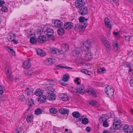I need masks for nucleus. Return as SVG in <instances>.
Masks as SVG:
<instances>
[{"instance_id": "45", "label": "nucleus", "mask_w": 133, "mask_h": 133, "mask_svg": "<svg viewBox=\"0 0 133 133\" xmlns=\"http://www.w3.org/2000/svg\"><path fill=\"white\" fill-rule=\"evenodd\" d=\"M82 63H81V64ZM85 65V68H90L92 66V65L91 64H89L88 63H83V64L82 63V65L83 66Z\"/></svg>"}, {"instance_id": "12", "label": "nucleus", "mask_w": 133, "mask_h": 133, "mask_svg": "<svg viewBox=\"0 0 133 133\" xmlns=\"http://www.w3.org/2000/svg\"><path fill=\"white\" fill-rule=\"evenodd\" d=\"M121 126V125L120 122L119 121L115 122L113 124V127L115 130L119 129Z\"/></svg>"}, {"instance_id": "63", "label": "nucleus", "mask_w": 133, "mask_h": 133, "mask_svg": "<svg viewBox=\"0 0 133 133\" xmlns=\"http://www.w3.org/2000/svg\"><path fill=\"white\" fill-rule=\"evenodd\" d=\"M11 41L13 42L15 44H17L18 43V41L16 40H15V39H14L13 40Z\"/></svg>"}, {"instance_id": "27", "label": "nucleus", "mask_w": 133, "mask_h": 133, "mask_svg": "<svg viewBox=\"0 0 133 133\" xmlns=\"http://www.w3.org/2000/svg\"><path fill=\"white\" fill-rule=\"evenodd\" d=\"M58 111L59 113L63 115H65L66 114V109L63 107L59 109Z\"/></svg>"}, {"instance_id": "1", "label": "nucleus", "mask_w": 133, "mask_h": 133, "mask_svg": "<svg viewBox=\"0 0 133 133\" xmlns=\"http://www.w3.org/2000/svg\"><path fill=\"white\" fill-rule=\"evenodd\" d=\"M44 33L48 37L50 40V39L54 41L55 39V37L53 36L54 31L52 29L50 28H47L44 31Z\"/></svg>"}, {"instance_id": "28", "label": "nucleus", "mask_w": 133, "mask_h": 133, "mask_svg": "<svg viewBox=\"0 0 133 133\" xmlns=\"http://www.w3.org/2000/svg\"><path fill=\"white\" fill-rule=\"evenodd\" d=\"M83 48L85 50V48L88 49L90 45V43L88 42H86L83 43Z\"/></svg>"}, {"instance_id": "61", "label": "nucleus", "mask_w": 133, "mask_h": 133, "mask_svg": "<svg viewBox=\"0 0 133 133\" xmlns=\"http://www.w3.org/2000/svg\"><path fill=\"white\" fill-rule=\"evenodd\" d=\"M3 88L0 85V94L2 95L3 93Z\"/></svg>"}, {"instance_id": "64", "label": "nucleus", "mask_w": 133, "mask_h": 133, "mask_svg": "<svg viewBox=\"0 0 133 133\" xmlns=\"http://www.w3.org/2000/svg\"><path fill=\"white\" fill-rule=\"evenodd\" d=\"M103 133H110L109 131L108 130H104L103 131Z\"/></svg>"}, {"instance_id": "11", "label": "nucleus", "mask_w": 133, "mask_h": 133, "mask_svg": "<svg viewBox=\"0 0 133 133\" xmlns=\"http://www.w3.org/2000/svg\"><path fill=\"white\" fill-rule=\"evenodd\" d=\"M36 51L37 55L40 56H43L46 55L45 52L41 49H36Z\"/></svg>"}, {"instance_id": "33", "label": "nucleus", "mask_w": 133, "mask_h": 133, "mask_svg": "<svg viewBox=\"0 0 133 133\" xmlns=\"http://www.w3.org/2000/svg\"><path fill=\"white\" fill-rule=\"evenodd\" d=\"M72 115L74 117L78 118L80 117V114L78 112L75 111L72 113Z\"/></svg>"}, {"instance_id": "56", "label": "nucleus", "mask_w": 133, "mask_h": 133, "mask_svg": "<svg viewBox=\"0 0 133 133\" xmlns=\"http://www.w3.org/2000/svg\"><path fill=\"white\" fill-rule=\"evenodd\" d=\"M107 1L110 3L113 2L114 3H117L118 2V0H107Z\"/></svg>"}, {"instance_id": "57", "label": "nucleus", "mask_w": 133, "mask_h": 133, "mask_svg": "<svg viewBox=\"0 0 133 133\" xmlns=\"http://www.w3.org/2000/svg\"><path fill=\"white\" fill-rule=\"evenodd\" d=\"M22 128L21 127H18L16 129V131L17 133H19L22 130Z\"/></svg>"}, {"instance_id": "15", "label": "nucleus", "mask_w": 133, "mask_h": 133, "mask_svg": "<svg viewBox=\"0 0 133 133\" xmlns=\"http://www.w3.org/2000/svg\"><path fill=\"white\" fill-rule=\"evenodd\" d=\"M38 101L39 103H43L45 101L46 97L44 95H42L39 96L38 98Z\"/></svg>"}, {"instance_id": "20", "label": "nucleus", "mask_w": 133, "mask_h": 133, "mask_svg": "<svg viewBox=\"0 0 133 133\" xmlns=\"http://www.w3.org/2000/svg\"><path fill=\"white\" fill-rule=\"evenodd\" d=\"M104 22L105 25L107 27L110 28L112 24L110 22V20L108 18H105L104 20Z\"/></svg>"}, {"instance_id": "62", "label": "nucleus", "mask_w": 133, "mask_h": 133, "mask_svg": "<svg viewBox=\"0 0 133 133\" xmlns=\"http://www.w3.org/2000/svg\"><path fill=\"white\" fill-rule=\"evenodd\" d=\"M130 83V85L132 87H133V79H131V80Z\"/></svg>"}, {"instance_id": "30", "label": "nucleus", "mask_w": 133, "mask_h": 133, "mask_svg": "<svg viewBox=\"0 0 133 133\" xmlns=\"http://www.w3.org/2000/svg\"><path fill=\"white\" fill-rule=\"evenodd\" d=\"M58 49L55 48H52L50 49V52L53 54H58Z\"/></svg>"}, {"instance_id": "58", "label": "nucleus", "mask_w": 133, "mask_h": 133, "mask_svg": "<svg viewBox=\"0 0 133 133\" xmlns=\"http://www.w3.org/2000/svg\"><path fill=\"white\" fill-rule=\"evenodd\" d=\"M4 1L3 0H0V6H2L5 4Z\"/></svg>"}, {"instance_id": "6", "label": "nucleus", "mask_w": 133, "mask_h": 133, "mask_svg": "<svg viewBox=\"0 0 133 133\" xmlns=\"http://www.w3.org/2000/svg\"><path fill=\"white\" fill-rule=\"evenodd\" d=\"M132 127L131 125H126L123 127V130L125 132L130 133L133 130Z\"/></svg>"}, {"instance_id": "29", "label": "nucleus", "mask_w": 133, "mask_h": 133, "mask_svg": "<svg viewBox=\"0 0 133 133\" xmlns=\"http://www.w3.org/2000/svg\"><path fill=\"white\" fill-rule=\"evenodd\" d=\"M87 92L90 95H92L94 97L96 96V94L95 91L93 90H87Z\"/></svg>"}, {"instance_id": "32", "label": "nucleus", "mask_w": 133, "mask_h": 133, "mask_svg": "<svg viewBox=\"0 0 133 133\" xmlns=\"http://www.w3.org/2000/svg\"><path fill=\"white\" fill-rule=\"evenodd\" d=\"M33 117L32 115H29L28 116L26 120L28 123L31 122H32Z\"/></svg>"}, {"instance_id": "24", "label": "nucleus", "mask_w": 133, "mask_h": 133, "mask_svg": "<svg viewBox=\"0 0 133 133\" xmlns=\"http://www.w3.org/2000/svg\"><path fill=\"white\" fill-rule=\"evenodd\" d=\"M108 119V117L107 115H103L99 119V121L101 122L105 121Z\"/></svg>"}, {"instance_id": "48", "label": "nucleus", "mask_w": 133, "mask_h": 133, "mask_svg": "<svg viewBox=\"0 0 133 133\" xmlns=\"http://www.w3.org/2000/svg\"><path fill=\"white\" fill-rule=\"evenodd\" d=\"M51 113L52 114H56L57 112V110L54 108H51L50 109Z\"/></svg>"}, {"instance_id": "41", "label": "nucleus", "mask_w": 133, "mask_h": 133, "mask_svg": "<svg viewBox=\"0 0 133 133\" xmlns=\"http://www.w3.org/2000/svg\"><path fill=\"white\" fill-rule=\"evenodd\" d=\"M16 36L14 34H11L9 35V41H11L13 40L14 39H15L16 38Z\"/></svg>"}, {"instance_id": "34", "label": "nucleus", "mask_w": 133, "mask_h": 133, "mask_svg": "<svg viewBox=\"0 0 133 133\" xmlns=\"http://www.w3.org/2000/svg\"><path fill=\"white\" fill-rule=\"evenodd\" d=\"M57 32L59 35H62L64 33V30L63 28H60L58 30Z\"/></svg>"}, {"instance_id": "31", "label": "nucleus", "mask_w": 133, "mask_h": 133, "mask_svg": "<svg viewBox=\"0 0 133 133\" xmlns=\"http://www.w3.org/2000/svg\"><path fill=\"white\" fill-rule=\"evenodd\" d=\"M26 93L27 95L28 96H29L33 92V90L31 88H27L25 90Z\"/></svg>"}, {"instance_id": "10", "label": "nucleus", "mask_w": 133, "mask_h": 133, "mask_svg": "<svg viewBox=\"0 0 133 133\" xmlns=\"http://www.w3.org/2000/svg\"><path fill=\"white\" fill-rule=\"evenodd\" d=\"M63 23L58 20L55 21L53 23L54 26L55 28H58L62 26Z\"/></svg>"}, {"instance_id": "50", "label": "nucleus", "mask_w": 133, "mask_h": 133, "mask_svg": "<svg viewBox=\"0 0 133 133\" xmlns=\"http://www.w3.org/2000/svg\"><path fill=\"white\" fill-rule=\"evenodd\" d=\"M89 103L90 105L94 106L96 104L97 102L95 100H92Z\"/></svg>"}, {"instance_id": "49", "label": "nucleus", "mask_w": 133, "mask_h": 133, "mask_svg": "<svg viewBox=\"0 0 133 133\" xmlns=\"http://www.w3.org/2000/svg\"><path fill=\"white\" fill-rule=\"evenodd\" d=\"M79 21L80 22H81L83 24H84V23H83V22H84V21L85 20H86V21H87V19H85L83 17H80L79 19Z\"/></svg>"}, {"instance_id": "2", "label": "nucleus", "mask_w": 133, "mask_h": 133, "mask_svg": "<svg viewBox=\"0 0 133 133\" xmlns=\"http://www.w3.org/2000/svg\"><path fill=\"white\" fill-rule=\"evenodd\" d=\"M105 92L107 95L110 98L113 97L114 95V90L111 86L107 87L105 89Z\"/></svg>"}, {"instance_id": "35", "label": "nucleus", "mask_w": 133, "mask_h": 133, "mask_svg": "<svg viewBox=\"0 0 133 133\" xmlns=\"http://www.w3.org/2000/svg\"><path fill=\"white\" fill-rule=\"evenodd\" d=\"M48 83L50 85H54L56 84V82L54 80L51 79H49L47 81Z\"/></svg>"}, {"instance_id": "16", "label": "nucleus", "mask_w": 133, "mask_h": 133, "mask_svg": "<svg viewBox=\"0 0 133 133\" xmlns=\"http://www.w3.org/2000/svg\"><path fill=\"white\" fill-rule=\"evenodd\" d=\"M31 66V64L29 61H25L23 63V67L25 69H28Z\"/></svg>"}, {"instance_id": "52", "label": "nucleus", "mask_w": 133, "mask_h": 133, "mask_svg": "<svg viewBox=\"0 0 133 133\" xmlns=\"http://www.w3.org/2000/svg\"><path fill=\"white\" fill-rule=\"evenodd\" d=\"M61 68L66 69V66H61L60 65H58L56 66V69H59L60 68Z\"/></svg>"}, {"instance_id": "36", "label": "nucleus", "mask_w": 133, "mask_h": 133, "mask_svg": "<svg viewBox=\"0 0 133 133\" xmlns=\"http://www.w3.org/2000/svg\"><path fill=\"white\" fill-rule=\"evenodd\" d=\"M105 69L104 68H101L98 69L97 70V72L99 74L102 73H104L105 71Z\"/></svg>"}, {"instance_id": "60", "label": "nucleus", "mask_w": 133, "mask_h": 133, "mask_svg": "<svg viewBox=\"0 0 133 133\" xmlns=\"http://www.w3.org/2000/svg\"><path fill=\"white\" fill-rule=\"evenodd\" d=\"M64 52L62 50H59L58 49V54H59V55L62 54Z\"/></svg>"}, {"instance_id": "26", "label": "nucleus", "mask_w": 133, "mask_h": 133, "mask_svg": "<svg viewBox=\"0 0 133 133\" xmlns=\"http://www.w3.org/2000/svg\"><path fill=\"white\" fill-rule=\"evenodd\" d=\"M35 73V74H37L38 73L37 71H34L32 72L31 70H28L26 71L25 72V74L27 76H30L33 74Z\"/></svg>"}, {"instance_id": "40", "label": "nucleus", "mask_w": 133, "mask_h": 133, "mask_svg": "<svg viewBox=\"0 0 133 133\" xmlns=\"http://www.w3.org/2000/svg\"><path fill=\"white\" fill-rule=\"evenodd\" d=\"M61 99L63 101H66V95L64 94H62L60 95Z\"/></svg>"}, {"instance_id": "39", "label": "nucleus", "mask_w": 133, "mask_h": 133, "mask_svg": "<svg viewBox=\"0 0 133 133\" xmlns=\"http://www.w3.org/2000/svg\"><path fill=\"white\" fill-rule=\"evenodd\" d=\"M113 34L115 36V37L117 39H120V37L119 35V33L118 32H116L114 31L113 32Z\"/></svg>"}, {"instance_id": "38", "label": "nucleus", "mask_w": 133, "mask_h": 133, "mask_svg": "<svg viewBox=\"0 0 133 133\" xmlns=\"http://www.w3.org/2000/svg\"><path fill=\"white\" fill-rule=\"evenodd\" d=\"M30 41L31 43L34 44L37 41V39L34 37H31L30 39Z\"/></svg>"}, {"instance_id": "7", "label": "nucleus", "mask_w": 133, "mask_h": 133, "mask_svg": "<svg viewBox=\"0 0 133 133\" xmlns=\"http://www.w3.org/2000/svg\"><path fill=\"white\" fill-rule=\"evenodd\" d=\"M79 11L82 15H85L88 13V10L86 7H83L79 9Z\"/></svg>"}, {"instance_id": "8", "label": "nucleus", "mask_w": 133, "mask_h": 133, "mask_svg": "<svg viewBox=\"0 0 133 133\" xmlns=\"http://www.w3.org/2000/svg\"><path fill=\"white\" fill-rule=\"evenodd\" d=\"M92 58V54L90 52L88 51L86 53L83 59L85 61H88L90 60Z\"/></svg>"}, {"instance_id": "18", "label": "nucleus", "mask_w": 133, "mask_h": 133, "mask_svg": "<svg viewBox=\"0 0 133 133\" xmlns=\"http://www.w3.org/2000/svg\"><path fill=\"white\" fill-rule=\"evenodd\" d=\"M46 39V38L45 36H41L38 37V41L40 43H44L45 42Z\"/></svg>"}, {"instance_id": "43", "label": "nucleus", "mask_w": 133, "mask_h": 133, "mask_svg": "<svg viewBox=\"0 0 133 133\" xmlns=\"http://www.w3.org/2000/svg\"><path fill=\"white\" fill-rule=\"evenodd\" d=\"M34 104V101L32 99H28V104L29 105V108H30Z\"/></svg>"}, {"instance_id": "46", "label": "nucleus", "mask_w": 133, "mask_h": 133, "mask_svg": "<svg viewBox=\"0 0 133 133\" xmlns=\"http://www.w3.org/2000/svg\"><path fill=\"white\" fill-rule=\"evenodd\" d=\"M81 72L89 76H90L91 75V74H90V72L85 69H83L81 70Z\"/></svg>"}, {"instance_id": "4", "label": "nucleus", "mask_w": 133, "mask_h": 133, "mask_svg": "<svg viewBox=\"0 0 133 133\" xmlns=\"http://www.w3.org/2000/svg\"><path fill=\"white\" fill-rule=\"evenodd\" d=\"M82 23L81 24H79L76 25L75 28V29L77 31H78L79 32H81L84 31L86 26L87 24L84 23V24L83 25Z\"/></svg>"}, {"instance_id": "23", "label": "nucleus", "mask_w": 133, "mask_h": 133, "mask_svg": "<svg viewBox=\"0 0 133 133\" xmlns=\"http://www.w3.org/2000/svg\"><path fill=\"white\" fill-rule=\"evenodd\" d=\"M43 90L39 89H37L36 90L35 95L37 96H41L43 95Z\"/></svg>"}, {"instance_id": "59", "label": "nucleus", "mask_w": 133, "mask_h": 133, "mask_svg": "<svg viewBox=\"0 0 133 133\" xmlns=\"http://www.w3.org/2000/svg\"><path fill=\"white\" fill-rule=\"evenodd\" d=\"M124 37L125 39L126 40L129 41V39L130 38V36H125Z\"/></svg>"}, {"instance_id": "42", "label": "nucleus", "mask_w": 133, "mask_h": 133, "mask_svg": "<svg viewBox=\"0 0 133 133\" xmlns=\"http://www.w3.org/2000/svg\"><path fill=\"white\" fill-rule=\"evenodd\" d=\"M42 112V110L39 108H38L35 111V113L37 115H38L41 113Z\"/></svg>"}, {"instance_id": "55", "label": "nucleus", "mask_w": 133, "mask_h": 133, "mask_svg": "<svg viewBox=\"0 0 133 133\" xmlns=\"http://www.w3.org/2000/svg\"><path fill=\"white\" fill-rule=\"evenodd\" d=\"M79 78L78 77L76 78L75 80V82L78 85L80 84V82L79 81Z\"/></svg>"}, {"instance_id": "13", "label": "nucleus", "mask_w": 133, "mask_h": 133, "mask_svg": "<svg viewBox=\"0 0 133 133\" xmlns=\"http://www.w3.org/2000/svg\"><path fill=\"white\" fill-rule=\"evenodd\" d=\"M60 84L64 86H66V84L65 82H66V74H65L63 76V79L59 81Z\"/></svg>"}, {"instance_id": "22", "label": "nucleus", "mask_w": 133, "mask_h": 133, "mask_svg": "<svg viewBox=\"0 0 133 133\" xmlns=\"http://www.w3.org/2000/svg\"><path fill=\"white\" fill-rule=\"evenodd\" d=\"M113 45L114 47V50L115 52L117 51L119 49V45L118 43L115 41L114 42Z\"/></svg>"}, {"instance_id": "54", "label": "nucleus", "mask_w": 133, "mask_h": 133, "mask_svg": "<svg viewBox=\"0 0 133 133\" xmlns=\"http://www.w3.org/2000/svg\"><path fill=\"white\" fill-rule=\"evenodd\" d=\"M10 67H6V68L5 69V70L7 75V74H10Z\"/></svg>"}, {"instance_id": "19", "label": "nucleus", "mask_w": 133, "mask_h": 133, "mask_svg": "<svg viewBox=\"0 0 133 133\" xmlns=\"http://www.w3.org/2000/svg\"><path fill=\"white\" fill-rule=\"evenodd\" d=\"M56 96L53 93H51L47 97V99L50 101H53L55 99Z\"/></svg>"}, {"instance_id": "14", "label": "nucleus", "mask_w": 133, "mask_h": 133, "mask_svg": "<svg viewBox=\"0 0 133 133\" xmlns=\"http://www.w3.org/2000/svg\"><path fill=\"white\" fill-rule=\"evenodd\" d=\"M72 55L74 56H77L80 53L79 48H75L73 49L72 52Z\"/></svg>"}, {"instance_id": "3", "label": "nucleus", "mask_w": 133, "mask_h": 133, "mask_svg": "<svg viewBox=\"0 0 133 133\" xmlns=\"http://www.w3.org/2000/svg\"><path fill=\"white\" fill-rule=\"evenodd\" d=\"M56 61V59L55 57H51L46 59L44 62V64L46 65L51 64Z\"/></svg>"}, {"instance_id": "21", "label": "nucleus", "mask_w": 133, "mask_h": 133, "mask_svg": "<svg viewBox=\"0 0 133 133\" xmlns=\"http://www.w3.org/2000/svg\"><path fill=\"white\" fill-rule=\"evenodd\" d=\"M45 91L49 94L53 93L54 91V89L52 87H48L46 88Z\"/></svg>"}, {"instance_id": "25", "label": "nucleus", "mask_w": 133, "mask_h": 133, "mask_svg": "<svg viewBox=\"0 0 133 133\" xmlns=\"http://www.w3.org/2000/svg\"><path fill=\"white\" fill-rule=\"evenodd\" d=\"M5 49L8 52L11 53L12 55L14 56L15 55V51L12 49L8 47H6Z\"/></svg>"}, {"instance_id": "37", "label": "nucleus", "mask_w": 133, "mask_h": 133, "mask_svg": "<svg viewBox=\"0 0 133 133\" xmlns=\"http://www.w3.org/2000/svg\"><path fill=\"white\" fill-rule=\"evenodd\" d=\"M89 120L88 118H83L82 120V123L84 124H85L88 123Z\"/></svg>"}, {"instance_id": "47", "label": "nucleus", "mask_w": 133, "mask_h": 133, "mask_svg": "<svg viewBox=\"0 0 133 133\" xmlns=\"http://www.w3.org/2000/svg\"><path fill=\"white\" fill-rule=\"evenodd\" d=\"M7 76L8 79L11 81H12L14 80V78L12 77V75L10 74H7Z\"/></svg>"}, {"instance_id": "44", "label": "nucleus", "mask_w": 133, "mask_h": 133, "mask_svg": "<svg viewBox=\"0 0 133 133\" xmlns=\"http://www.w3.org/2000/svg\"><path fill=\"white\" fill-rule=\"evenodd\" d=\"M73 28L72 24L70 22L67 23V30L72 29Z\"/></svg>"}, {"instance_id": "17", "label": "nucleus", "mask_w": 133, "mask_h": 133, "mask_svg": "<svg viewBox=\"0 0 133 133\" xmlns=\"http://www.w3.org/2000/svg\"><path fill=\"white\" fill-rule=\"evenodd\" d=\"M84 4V3L82 0H76L75 3V5L77 7L81 6Z\"/></svg>"}, {"instance_id": "51", "label": "nucleus", "mask_w": 133, "mask_h": 133, "mask_svg": "<svg viewBox=\"0 0 133 133\" xmlns=\"http://www.w3.org/2000/svg\"><path fill=\"white\" fill-rule=\"evenodd\" d=\"M1 10L2 12H5L7 11L8 9L6 6H3L1 8Z\"/></svg>"}, {"instance_id": "5", "label": "nucleus", "mask_w": 133, "mask_h": 133, "mask_svg": "<svg viewBox=\"0 0 133 133\" xmlns=\"http://www.w3.org/2000/svg\"><path fill=\"white\" fill-rule=\"evenodd\" d=\"M101 39L103 44L106 47L107 50L108 51H109L110 50L111 46L109 44V43L106 40L105 38L103 36L101 37Z\"/></svg>"}, {"instance_id": "9", "label": "nucleus", "mask_w": 133, "mask_h": 133, "mask_svg": "<svg viewBox=\"0 0 133 133\" xmlns=\"http://www.w3.org/2000/svg\"><path fill=\"white\" fill-rule=\"evenodd\" d=\"M84 88L83 85H82L80 87L76 89V92H79V93L83 94L85 92H87V90L85 91L84 90Z\"/></svg>"}, {"instance_id": "53", "label": "nucleus", "mask_w": 133, "mask_h": 133, "mask_svg": "<svg viewBox=\"0 0 133 133\" xmlns=\"http://www.w3.org/2000/svg\"><path fill=\"white\" fill-rule=\"evenodd\" d=\"M103 125L105 127H108L109 126V124L108 123L107 120L103 123Z\"/></svg>"}]
</instances>
